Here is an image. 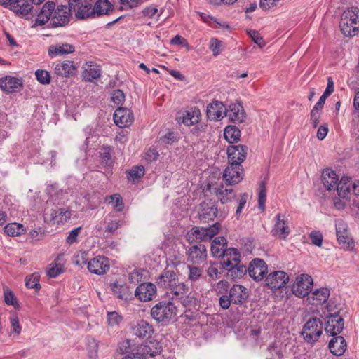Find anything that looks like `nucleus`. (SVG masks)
Wrapping results in <instances>:
<instances>
[{
    "label": "nucleus",
    "mask_w": 359,
    "mask_h": 359,
    "mask_svg": "<svg viewBox=\"0 0 359 359\" xmlns=\"http://www.w3.org/2000/svg\"><path fill=\"white\" fill-rule=\"evenodd\" d=\"M81 0H69L68 6L60 5L55 8L53 1H47L42 7L36 18V24L45 25L48 20L52 27H60L67 25L70 20L72 11Z\"/></svg>",
    "instance_id": "nucleus-1"
},
{
    "label": "nucleus",
    "mask_w": 359,
    "mask_h": 359,
    "mask_svg": "<svg viewBox=\"0 0 359 359\" xmlns=\"http://www.w3.org/2000/svg\"><path fill=\"white\" fill-rule=\"evenodd\" d=\"M339 27L346 36H354L359 32V8L352 7L345 11L341 18Z\"/></svg>",
    "instance_id": "nucleus-2"
},
{
    "label": "nucleus",
    "mask_w": 359,
    "mask_h": 359,
    "mask_svg": "<svg viewBox=\"0 0 359 359\" xmlns=\"http://www.w3.org/2000/svg\"><path fill=\"white\" fill-rule=\"evenodd\" d=\"M177 306L170 301H162L151 309V317L158 323L167 325L177 315Z\"/></svg>",
    "instance_id": "nucleus-3"
},
{
    "label": "nucleus",
    "mask_w": 359,
    "mask_h": 359,
    "mask_svg": "<svg viewBox=\"0 0 359 359\" xmlns=\"http://www.w3.org/2000/svg\"><path fill=\"white\" fill-rule=\"evenodd\" d=\"M323 330V324L322 320L317 317H313L306 322L301 334L306 342L314 343L322 335Z\"/></svg>",
    "instance_id": "nucleus-4"
},
{
    "label": "nucleus",
    "mask_w": 359,
    "mask_h": 359,
    "mask_svg": "<svg viewBox=\"0 0 359 359\" xmlns=\"http://www.w3.org/2000/svg\"><path fill=\"white\" fill-rule=\"evenodd\" d=\"M103 223L105 225L104 229L102 226H96L95 227V232L97 236L107 237L109 234H114L118 229L124 225L125 222L117 218H114L112 215H109L104 219Z\"/></svg>",
    "instance_id": "nucleus-5"
},
{
    "label": "nucleus",
    "mask_w": 359,
    "mask_h": 359,
    "mask_svg": "<svg viewBox=\"0 0 359 359\" xmlns=\"http://www.w3.org/2000/svg\"><path fill=\"white\" fill-rule=\"evenodd\" d=\"M244 172L242 165L229 163L223 172L222 178L226 185L238 184L243 178Z\"/></svg>",
    "instance_id": "nucleus-6"
},
{
    "label": "nucleus",
    "mask_w": 359,
    "mask_h": 359,
    "mask_svg": "<svg viewBox=\"0 0 359 359\" xmlns=\"http://www.w3.org/2000/svg\"><path fill=\"white\" fill-rule=\"evenodd\" d=\"M289 281V276L283 271H274L269 273L265 279V284L271 290H277L286 287Z\"/></svg>",
    "instance_id": "nucleus-7"
},
{
    "label": "nucleus",
    "mask_w": 359,
    "mask_h": 359,
    "mask_svg": "<svg viewBox=\"0 0 359 359\" xmlns=\"http://www.w3.org/2000/svg\"><path fill=\"white\" fill-rule=\"evenodd\" d=\"M313 282L311 276L301 274L296 278L292 286V292L298 297L307 296L311 290Z\"/></svg>",
    "instance_id": "nucleus-8"
},
{
    "label": "nucleus",
    "mask_w": 359,
    "mask_h": 359,
    "mask_svg": "<svg viewBox=\"0 0 359 359\" xmlns=\"http://www.w3.org/2000/svg\"><path fill=\"white\" fill-rule=\"evenodd\" d=\"M335 228L339 244L345 248H353L354 241L350 236L347 223L341 219H338L335 222Z\"/></svg>",
    "instance_id": "nucleus-9"
},
{
    "label": "nucleus",
    "mask_w": 359,
    "mask_h": 359,
    "mask_svg": "<svg viewBox=\"0 0 359 359\" xmlns=\"http://www.w3.org/2000/svg\"><path fill=\"white\" fill-rule=\"evenodd\" d=\"M271 235L278 239L285 240L290 233L288 220L280 213L275 217V224L271 231Z\"/></svg>",
    "instance_id": "nucleus-10"
},
{
    "label": "nucleus",
    "mask_w": 359,
    "mask_h": 359,
    "mask_svg": "<svg viewBox=\"0 0 359 359\" xmlns=\"http://www.w3.org/2000/svg\"><path fill=\"white\" fill-rule=\"evenodd\" d=\"M218 209L215 201L209 200L200 203L198 217L202 222L213 220L217 215Z\"/></svg>",
    "instance_id": "nucleus-11"
},
{
    "label": "nucleus",
    "mask_w": 359,
    "mask_h": 359,
    "mask_svg": "<svg viewBox=\"0 0 359 359\" xmlns=\"http://www.w3.org/2000/svg\"><path fill=\"white\" fill-rule=\"evenodd\" d=\"M248 148L246 145H231L227 147L226 153L229 163H241L245 160Z\"/></svg>",
    "instance_id": "nucleus-12"
},
{
    "label": "nucleus",
    "mask_w": 359,
    "mask_h": 359,
    "mask_svg": "<svg viewBox=\"0 0 359 359\" xmlns=\"http://www.w3.org/2000/svg\"><path fill=\"white\" fill-rule=\"evenodd\" d=\"M249 276L255 280H261L268 272L266 262L259 258L252 259L248 268Z\"/></svg>",
    "instance_id": "nucleus-13"
},
{
    "label": "nucleus",
    "mask_w": 359,
    "mask_h": 359,
    "mask_svg": "<svg viewBox=\"0 0 359 359\" xmlns=\"http://www.w3.org/2000/svg\"><path fill=\"white\" fill-rule=\"evenodd\" d=\"M187 255L188 262L194 264H200L206 260L207 250L204 245H194L187 250Z\"/></svg>",
    "instance_id": "nucleus-14"
},
{
    "label": "nucleus",
    "mask_w": 359,
    "mask_h": 359,
    "mask_svg": "<svg viewBox=\"0 0 359 359\" xmlns=\"http://www.w3.org/2000/svg\"><path fill=\"white\" fill-rule=\"evenodd\" d=\"M156 294V286L151 283H143L135 289V296L141 302L151 301Z\"/></svg>",
    "instance_id": "nucleus-15"
},
{
    "label": "nucleus",
    "mask_w": 359,
    "mask_h": 359,
    "mask_svg": "<svg viewBox=\"0 0 359 359\" xmlns=\"http://www.w3.org/2000/svg\"><path fill=\"white\" fill-rule=\"evenodd\" d=\"M88 269L92 273L102 275L109 269V259L104 256H97L88 262Z\"/></svg>",
    "instance_id": "nucleus-16"
},
{
    "label": "nucleus",
    "mask_w": 359,
    "mask_h": 359,
    "mask_svg": "<svg viewBox=\"0 0 359 359\" xmlns=\"http://www.w3.org/2000/svg\"><path fill=\"white\" fill-rule=\"evenodd\" d=\"M344 329V319L339 315L334 313L327 317L325 330L330 336H336Z\"/></svg>",
    "instance_id": "nucleus-17"
},
{
    "label": "nucleus",
    "mask_w": 359,
    "mask_h": 359,
    "mask_svg": "<svg viewBox=\"0 0 359 359\" xmlns=\"http://www.w3.org/2000/svg\"><path fill=\"white\" fill-rule=\"evenodd\" d=\"M178 280L177 273L172 270H164L156 279V284L159 288L166 290L168 293V290L176 284Z\"/></svg>",
    "instance_id": "nucleus-18"
},
{
    "label": "nucleus",
    "mask_w": 359,
    "mask_h": 359,
    "mask_svg": "<svg viewBox=\"0 0 359 359\" xmlns=\"http://www.w3.org/2000/svg\"><path fill=\"white\" fill-rule=\"evenodd\" d=\"M131 332L140 339H148L154 333V328L147 321L140 320L131 327Z\"/></svg>",
    "instance_id": "nucleus-19"
},
{
    "label": "nucleus",
    "mask_w": 359,
    "mask_h": 359,
    "mask_svg": "<svg viewBox=\"0 0 359 359\" xmlns=\"http://www.w3.org/2000/svg\"><path fill=\"white\" fill-rule=\"evenodd\" d=\"M226 108L222 102L213 101L207 106L206 114L212 121H219L225 116Z\"/></svg>",
    "instance_id": "nucleus-20"
},
{
    "label": "nucleus",
    "mask_w": 359,
    "mask_h": 359,
    "mask_svg": "<svg viewBox=\"0 0 359 359\" xmlns=\"http://www.w3.org/2000/svg\"><path fill=\"white\" fill-rule=\"evenodd\" d=\"M225 116L234 123H241L245 121L246 114L243 106L239 103H236L229 106Z\"/></svg>",
    "instance_id": "nucleus-21"
},
{
    "label": "nucleus",
    "mask_w": 359,
    "mask_h": 359,
    "mask_svg": "<svg viewBox=\"0 0 359 359\" xmlns=\"http://www.w3.org/2000/svg\"><path fill=\"white\" fill-rule=\"evenodd\" d=\"M219 228L220 224L217 222L208 228L202 227L193 229L192 235L195 236L197 240L204 241H209L218 233Z\"/></svg>",
    "instance_id": "nucleus-22"
},
{
    "label": "nucleus",
    "mask_w": 359,
    "mask_h": 359,
    "mask_svg": "<svg viewBox=\"0 0 359 359\" xmlns=\"http://www.w3.org/2000/svg\"><path fill=\"white\" fill-rule=\"evenodd\" d=\"M22 88V81L20 79L6 76L0 79V88L8 93L18 92Z\"/></svg>",
    "instance_id": "nucleus-23"
},
{
    "label": "nucleus",
    "mask_w": 359,
    "mask_h": 359,
    "mask_svg": "<svg viewBox=\"0 0 359 359\" xmlns=\"http://www.w3.org/2000/svg\"><path fill=\"white\" fill-rule=\"evenodd\" d=\"M114 121L118 126L126 127L130 125L133 121V114L126 108L118 107L114 114Z\"/></svg>",
    "instance_id": "nucleus-24"
},
{
    "label": "nucleus",
    "mask_w": 359,
    "mask_h": 359,
    "mask_svg": "<svg viewBox=\"0 0 359 359\" xmlns=\"http://www.w3.org/2000/svg\"><path fill=\"white\" fill-rule=\"evenodd\" d=\"M229 295L232 303L239 305L245 304L249 297L247 288L238 284H235L231 287Z\"/></svg>",
    "instance_id": "nucleus-25"
},
{
    "label": "nucleus",
    "mask_w": 359,
    "mask_h": 359,
    "mask_svg": "<svg viewBox=\"0 0 359 359\" xmlns=\"http://www.w3.org/2000/svg\"><path fill=\"white\" fill-rule=\"evenodd\" d=\"M212 192L222 204L231 202L236 197L234 190L225 187L222 184L213 187Z\"/></svg>",
    "instance_id": "nucleus-26"
},
{
    "label": "nucleus",
    "mask_w": 359,
    "mask_h": 359,
    "mask_svg": "<svg viewBox=\"0 0 359 359\" xmlns=\"http://www.w3.org/2000/svg\"><path fill=\"white\" fill-rule=\"evenodd\" d=\"M222 268L226 269L232 265H236L240 262L241 255L236 248H228L221 257Z\"/></svg>",
    "instance_id": "nucleus-27"
},
{
    "label": "nucleus",
    "mask_w": 359,
    "mask_h": 359,
    "mask_svg": "<svg viewBox=\"0 0 359 359\" xmlns=\"http://www.w3.org/2000/svg\"><path fill=\"white\" fill-rule=\"evenodd\" d=\"M322 183L328 191L335 190L339 181V177L334 171L330 168H325L322 172Z\"/></svg>",
    "instance_id": "nucleus-28"
},
{
    "label": "nucleus",
    "mask_w": 359,
    "mask_h": 359,
    "mask_svg": "<svg viewBox=\"0 0 359 359\" xmlns=\"http://www.w3.org/2000/svg\"><path fill=\"white\" fill-rule=\"evenodd\" d=\"M75 51V47L69 43H61L49 46L48 53L50 57L62 56Z\"/></svg>",
    "instance_id": "nucleus-29"
},
{
    "label": "nucleus",
    "mask_w": 359,
    "mask_h": 359,
    "mask_svg": "<svg viewBox=\"0 0 359 359\" xmlns=\"http://www.w3.org/2000/svg\"><path fill=\"white\" fill-rule=\"evenodd\" d=\"M76 67L73 61L67 60L57 63L54 67V73L61 77H69L75 74Z\"/></svg>",
    "instance_id": "nucleus-30"
},
{
    "label": "nucleus",
    "mask_w": 359,
    "mask_h": 359,
    "mask_svg": "<svg viewBox=\"0 0 359 359\" xmlns=\"http://www.w3.org/2000/svg\"><path fill=\"white\" fill-rule=\"evenodd\" d=\"M201 116L200 109L195 107L183 112L180 118L182 119V123L190 126L198 123L200 121Z\"/></svg>",
    "instance_id": "nucleus-31"
},
{
    "label": "nucleus",
    "mask_w": 359,
    "mask_h": 359,
    "mask_svg": "<svg viewBox=\"0 0 359 359\" xmlns=\"http://www.w3.org/2000/svg\"><path fill=\"white\" fill-rule=\"evenodd\" d=\"M328 347L333 355L340 356L344 354L346 349V342L343 337L334 336L330 341Z\"/></svg>",
    "instance_id": "nucleus-32"
},
{
    "label": "nucleus",
    "mask_w": 359,
    "mask_h": 359,
    "mask_svg": "<svg viewBox=\"0 0 359 359\" xmlns=\"http://www.w3.org/2000/svg\"><path fill=\"white\" fill-rule=\"evenodd\" d=\"M32 8L28 0H14L11 5V10L18 15L25 16L32 12Z\"/></svg>",
    "instance_id": "nucleus-33"
},
{
    "label": "nucleus",
    "mask_w": 359,
    "mask_h": 359,
    "mask_svg": "<svg viewBox=\"0 0 359 359\" xmlns=\"http://www.w3.org/2000/svg\"><path fill=\"white\" fill-rule=\"evenodd\" d=\"M113 8V5L109 0H97L93 6V15L95 18H97L102 15H108Z\"/></svg>",
    "instance_id": "nucleus-34"
},
{
    "label": "nucleus",
    "mask_w": 359,
    "mask_h": 359,
    "mask_svg": "<svg viewBox=\"0 0 359 359\" xmlns=\"http://www.w3.org/2000/svg\"><path fill=\"white\" fill-rule=\"evenodd\" d=\"M83 78L86 81H92L100 78L101 69L99 65L90 62L86 63L83 67Z\"/></svg>",
    "instance_id": "nucleus-35"
},
{
    "label": "nucleus",
    "mask_w": 359,
    "mask_h": 359,
    "mask_svg": "<svg viewBox=\"0 0 359 359\" xmlns=\"http://www.w3.org/2000/svg\"><path fill=\"white\" fill-rule=\"evenodd\" d=\"M139 351L147 356L149 355L150 357H154L160 354L161 351V345L157 340H151L140 346Z\"/></svg>",
    "instance_id": "nucleus-36"
},
{
    "label": "nucleus",
    "mask_w": 359,
    "mask_h": 359,
    "mask_svg": "<svg viewBox=\"0 0 359 359\" xmlns=\"http://www.w3.org/2000/svg\"><path fill=\"white\" fill-rule=\"evenodd\" d=\"M227 242L224 237H216L211 244V252L214 257H221L224 252L228 249L226 248Z\"/></svg>",
    "instance_id": "nucleus-37"
},
{
    "label": "nucleus",
    "mask_w": 359,
    "mask_h": 359,
    "mask_svg": "<svg viewBox=\"0 0 359 359\" xmlns=\"http://www.w3.org/2000/svg\"><path fill=\"white\" fill-rule=\"evenodd\" d=\"M110 288L114 294L119 299L125 300L129 299L130 292L128 286L126 284H121L116 281L109 284Z\"/></svg>",
    "instance_id": "nucleus-38"
},
{
    "label": "nucleus",
    "mask_w": 359,
    "mask_h": 359,
    "mask_svg": "<svg viewBox=\"0 0 359 359\" xmlns=\"http://www.w3.org/2000/svg\"><path fill=\"white\" fill-rule=\"evenodd\" d=\"M76 8L77 11L75 12L76 19L85 20L88 18H95L93 15V6L90 4H83L81 0L80 3L76 5Z\"/></svg>",
    "instance_id": "nucleus-39"
},
{
    "label": "nucleus",
    "mask_w": 359,
    "mask_h": 359,
    "mask_svg": "<svg viewBox=\"0 0 359 359\" xmlns=\"http://www.w3.org/2000/svg\"><path fill=\"white\" fill-rule=\"evenodd\" d=\"M329 296V289L326 287L317 289L312 293L310 301L313 305H322L327 301Z\"/></svg>",
    "instance_id": "nucleus-40"
},
{
    "label": "nucleus",
    "mask_w": 359,
    "mask_h": 359,
    "mask_svg": "<svg viewBox=\"0 0 359 359\" xmlns=\"http://www.w3.org/2000/svg\"><path fill=\"white\" fill-rule=\"evenodd\" d=\"M188 290V286L184 283L180 282L178 280L176 284H174L168 290V292L173 295L172 299H182L187 293Z\"/></svg>",
    "instance_id": "nucleus-41"
},
{
    "label": "nucleus",
    "mask_w": 359,
    "mask_h": 359,
    "mask_svg": "<svg viewBox=\"0 0 359 359\" xmlns=\"http://www.w3.org/2000/svg\"><path fill=\"white\" fill-rule=\"evenodd\" d=\"M224 136L229 143L233 144L240 140L241 131L235 126H227L224 128Z\"/></svg>",
    "instance_id": "nucleus-42"
},
{
    "label": "nucleus",
    "mask_w": 359,
    "mask_h": 359,
    "mask_svg": "<svg viewBox=\"0 0 359 359\" xmlns=\"http://www.w3.org/2000/svg\"><path fill=\"white\" fill-rule=\"evenodd\" d=\"M228 272L227 275L231 279H238L242 278L248 271V269L246 266L238 262V264L236 265H232L229 268L226 269Z\"/></svg>",
    "instance_id": "nucleus-43"
},
{
    "label": "nucleus",
    "mask_w": 359,
    "mask_h": 359,
    "mask_svg": "<svg viewBox=\"0 0 359 359\" xmlns=\"http://www.w3.org/2000/svg\"><path fill=\"white\" fill-rule=\"evenodd\" d=\"M351 184L348 178L342 177L336 186L335 189L337 191L339 196L345 198L348 194L351 193Z\"/></svg>",
    "instance_id": "nucleus-44"
},
{
    "label": "nucleus",
    "mask_w": 359,
    "mask_h": 359,
    "mask_svg": "<svg viewBox=\"0 0 359 359\" xmlns=\"http://www.w3.org/2000/svg\"><path fill=\"white\" fill-rule=\"evenodd\" d=\"M105 202L111 204L112 208L117 212H121L124 209L123 198L119 194H115L107 196Z\"/></svg>",
    "instance_id": "nucleus-45"
},
{
    "label": "nucleus",
    "mask_w": 359,
    "mask_h": 359,
    "mask_svg": "<svg viewBox=\"0 0 359 359\" xmlns=\"http://www.w3.org/2000/svg\"><path fill=\"white\" fill-rule=\"evenodd\" d=\"M62 257V255H59L55 259L50 266L47 270V276L50 278H55L63 272V266L59 262Z\"/></svg>",
    "instance_id": "nucleus-46"
},
{
    "label": "nucleus",
    "mask_w": 359,
    "mask_h": 359,
    "mask_svg": "<svg viewBox=\"0 0 359 359\" xmlns=\"http://www.w3.org/2000/svg\"><path fill=\"white\" fill-rule=\"evenodd\" d=\"M71 215L72 212L69 208H58L55 210L52 213L53 219H55L57 223L67 222L71 217Z\"/></svg>",
    "instance_id": "nucleus-47"
},
{
    "label": "nucleus",
    "mask_w": 359,
    "mask_h": 359,
    "mask_svg": "<svg viewBox=\"0 0 359 359\" xmlns=\"http://www.w3.org/2000/svg\"><path fill=\"white\" fill-rule=\"evenodd\" d=\"M4 232L11 236H18L25 232L23 225L19 223H10L4 226Z\"/></svg>",
    "instance_id": "nucleus-48"
},
{
    "label": "nucleus",
    "mask_w": 359,
    "mask_h": 359,
    "mask_svg": "<svg viewBox=\"0 0 359 359\" xmlns=\"http://www.w3.org/2000/svg\"><path fill=\"white\" fill-rule=\"evenodd\" d=\"M145 170L143 165H136L133 167L130 170L126 172L127 177L129 181L133 182L140 180L144 176Z\"/></svg>",
    "instance_id": "nucleus-49"
},
{
    "label": "nucleus",
    "mask_w": 359,
    "mask_h": 359,
    "mask_svg": "<svg viewBox=\"0 0 359 359\" xmlns=\"http://www.w3.org/2000/svg\"><path fill=\"white\" fill-rule=\"evenodd\" d=\"M39 280V274L38 273H33L25 278V285L27 288L39 290L41 288Z\"/></svg>",
    "instance_id": "nucleus-50"
},
{
    "label": "nucleus",
    "mask_w": 359,
    "mask_h": 359,
    "mask_svg": "<svg viewBox=\"0 0 359 359\" xmlns=\"http://www.w3.org/2000/svg\"><path fill=\"white\" fill-rule=\"evenodd\" d=\"M222 268L221 263L213 262L210 263L207 269V275L212 280H216L220 278L221 272L219 271Z\"/></svg>",
    "instance_id": "nucleus-51"
},
{
    "label": "nucleus",
    "mask_w": 359,
    "mask_h": 359,
    "mask_svg": "<svg viewBox=\"0 0 359 359\" xmlns=\"http://www.w3.org/2000/svg\"><path fill=\"white\" fill-rule=\"evenodd\" d=\"M187 269L189 273L187 275L188 280L191 282H196L199 280L203 273L201 268L196 266L188 265Z\"/></svg>",
    "instance_id": "nucleus-52"
},
{
    "label": "nucleus",
    "mask_w": 359,
    "mask_h": 359,
    "mask_svg": "<svg viewBox=\"0 0 359 359\" xmlns=\"http://www.w3.org/2000/svg\"><path fill=\"white\" fill-rule=\"evenodd\" d=\"M4 302L7 305H11L15 308L19 307V303L13 292L6 287L4 288Z\"/></svg>",
    "instance_id": "nucleus-53"
},
{
    "label": "nucleus",
    "mask_w": 359,
    "mask_h": 359,
    "mask_svg": "<svg viewBox=\"0 0 359 359\" xmlns=\"http://www.w3.org/2000/svg\"><path fill=\"white\" fill-rule=\"evenodd\" d=\"M123 320V317L116 311L107 313V322L111 327H118Z\"/></svg>",
    "instance_id": "nucleus-54"
},
{
    "label": "nucleus",
    "mask_w": 359,
    "mask_h": 359,
    "mask_svg": "<svg viewBox=\"0 0 359 359\" xmlns=\"http://www.w3.org/2000/svg\"><path fill=\"white\" fill-rule=\"evenodd\" d=\"M35 76L37 81L43 85L49 84L50 82V73L44 69H37L35 72Z\"/></svg>",
    "instance_id": "nucleus-55"
},
{
    "label": "nucleus",
    "mask_w": 359,
    "mask_h": 359,
    "mask_svg": "<svg viewBox=\"0 0 359 359\" xmlns=\"http://www.w3.org/2000/svg\"><path fill=\"white\" fill-rule=\"evenodd\" d=\"M88 253L86 251H79L74 257L73 263L77 266L88 264Z\"/></svg>",
    "instance_id": "nucleus-56"
},
{
    "label": "nucleus",
    "mask_w": 359,
    "mask_h": 359,
    "mask_svg": "<svg viewBox=\"0 0 359 359\" xmlns=\"http://www.w3.org/2000/svg\"><path fill=\"white\" fill-rule=\"evenodd\" d=\"M111 151L112 149L110 147H103L100 154L102 163L106 165H110L111 163Z\"/></svg>",
    "instance_id": "nucleus-57"
},
{
    "label": "nucleus",
    "mask_w": 359,
    "mask_h": 359,
    "mask_svg": "<svg viewBox=\"0 0 359 359\" xmlns=\"http://www.w3.org/2000/svg\"><path fill=\"white\" fill-rule=\"evenodd\" d=\"M266 184L264 182H262L259 184V208L264 210L265 208V202H266Z\"/></svg>",
    "instance_id": "nucleus-58"
},
{
    "label": "nucleus",
    "mask_w": 359,
    "mask_h": 359,
    "mask_svg": "<svg viewBox=\"0 0 359 359\" xmlns=\"http://www.w3.org/2000/svg\"><path fill=\"white\" fill-rule=\"evenodd\" d=\"M222 46V41L216 39L212 38L210 41V49L212 51L214 56H217L221 53V47Z\"/></svg>",
    "instance_id": "nucleus-59"
},
{
    "label": "nucleus",
    "mask_w": 359,
    "mask_h": 359,
    "mask_svg": "<svg viewBox=\"0 0 359 359\" xmlns=\"http://www.w3.org/2000/svg\"><path fill=\"white\" fill-rule=\"evenodd\" d=\"M158 156V151L154 147L149 148L144 153V159L147 163H151L156 161Z\"/></svg>",
    "instance_id": "nucleus-60"
},
{
    "label": "nucleus",
    "mask_w": 359,
    "mask_h": 359,
    "mask_svg": "<svg viewBox=\"0 0 359 359\" xmlns=\"http://www.w3.org/2000/svg\"><path fill=\"white\" fill-rule=\"evenodd\" d=\"M309 238L312 244L320 247L323 243V234L318 231H313L309 234Z\"/></svg>",
    "instance_id": "nucleus-61"
},
{
    "label": "nucleus",
    "mask_w": 359,
    "mask_h": 359,
    "mask_svg": "<svg viewBox=\"0 0 359 359\" xmlns=\"http://www.w3.org/2000/svg\"><path fill=\"white\" fill-rule=\"evenodd\" d=\"M11 333L19 335L21 332L22 327L20 325L18 318L16 315L13 316L11 318Z\"/></svg>",
    "instance_id": "nucleus-62"
},
{
    "label": "nucleus",
    "mask_w": 359,
    "mask_h": 359,
    "mask_svg": "<svg viewBox=\"0 0 359 359\" xmlns=\"http://www.w3.org/2000/svg\"><path fill=\"white\" fill-rule=\"evenodd\" d=\"M111 98L116 104H121L124 102L125 95L122 90H116L113 92Z\"/></svg>",
    "instance_id": "nucleus-63"
},
{
    "label": "nucleus",
    "mask_w": 359,
    "mask_h": 359,
    "mask_svg": "<svg viewBox=\"0 0 359 359\" xmlns=\"http://www.w3.org/2000/svg\"><path fill=\"white\" fill-rule=\"evenodd\" d=\"M128 280L130 283L136 284L142 280V273L140 270L135 269L128 275Z\"/></svg>",
    "instance_id": "nucleus-64"
}]
</instances>
